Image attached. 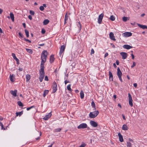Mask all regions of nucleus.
I'll list each match as a JSON object with an SVG mask.
<instances>
[{
	"label": "nucleus",
	"instance_id": "obj_1",
	"mask_svg": "<svg viewBox=\"0 0 147 147\" xmlns=\"http://www.w3.org/2000/svg\"><path fill=\"white\" fill-rule=\"evenodd\" d=\"M48 53L46 50H44L42 51L41 55V62L40 67H44V64L46 61V59L47 57Z\"/></svg>",
	"mask_w": 147,
	"mask_h": 147
},
{
	"label": "nucleus",
	"instance_id": "obj_2",
	"mask_svg": "<svg viewBox=\"0 0 147 147\" xmlns=\"http://www.w3.org/2000/svg\"><path fill=\"white\" fill-rule=\"evenodd\" d=\"M44 68V67H40V69L39 70V79L40 82H42V81L45 77Z\"/></svg>",
	"mask_w": 147,
	"mask_h": 147
},
{
	"label": "nucleus",
	"instance_id": "obj_3",
	"mask_svg": "<svg viewBox=\"0 0 147 147\" xmlns=\"http://www.w3.org/2000/svg\"><path fill=\"white\" fill-rule=\"evenodd\" d=\"M99 113L98 111H95L93 112H91L90 113L89 116L90 118H94L96 117Z\"/></svg>",
	"mask_w": 147,
	"mask_h": 147
},
{
	"label": "nucleus",
	"instance_id": "obj_4",
	"mask_svg": "<svg viewBox=\"0 0 147 147\" xmlns=\"http://www.w3.org/2000/svg\"><path fill=\"white\" fill-rule=\"evenodd\" d=\"M122 73L121 71L120 68L118 67L117 69V75L118 76L120 81L122 82H123L121 78V76L122 75Z\"/></svg>",
	"mask_w": 147,
	"mask_h": 147
},
{
	"label": "nucleus",
	"instance_id": "obj_5",
	"mask_svg": "<svg viewBox=\"0 0 147 147\" xmlns=\"http://www.w3.org/2000/svg\"><path fill=\"white\" fill-rule=\"evenodd\" d=\"M87 124L86 123H82L80 124L77 127L78 129H84L87 127Z\"/></svg>",
	"mask_w": 147,
	"mask_h": 147
},
{
	"label": "nucleus",
	"instance_id": "obj_6",
	"mask_svg": "<svg viewBox=\"0 0 147 147\" xmlns=\"http://www.w3.org/2000/svg\"><path fill=\"white\" fill-rule=\"evenodd\" d=\"M53 92H56L57 89V85L55 82H53V85L52 86Z\"/></svg>",
	"mask_w": 147,
	"mask_h": 147
},
{
	"label": "nucleus",
	"instance_id": "obj_7",
	"mask_svg": "<svg viewBox=\"0 0 147 147\" xmlns=\"http://www.w3.org/2000/svg\"><path fill=\"white\" fill-rule=\"evenodd\" d=\"M128 98H129V105L131 106L132 107L133 105L132 103V99L131 96V95L129 93L128 94Z\"/></svg>",
	"mask_w": 147,
	"mask_h": 147
},
{
	"label": "nucleus",
	"instance_id": "obj_8",
	"mask_svg": "<svg viewBox=\"0 0 147 147\" xmlns=\"http://www.w3.org/2000/svg\"><path fill=\"white\" fill-rule=\"evenodd\" d=\"M104 15V14L102 13L99 16L98 19V22L99 24H100L101 23Z\"/></svg>",
	"mask_w": 147,
	"mask_h": 147
},
{
	"label": "nucleus",
	"instance_id": "obj_9",
	"mask_svg": "<svg viewBox=\"0 0 147 147\" xmlns=\"http://www.w3.org/2000/svg\"><path fill=\"white\" fill-rule=\"evenodd\" d=\"M132 35L131 33L130 32H125L123 33V36L125 37H128L131 36Z\"/></svg>",
	"mask_w": 147,
	"mask_h": 147
},
{
	"label": "nucleus",
	"instance_id": "obj_10",
	"mask_svg": "<svg viewBox=\"0 0 147 147\" xmlns=\"http://www.w3.org/2000/svg\"><path fill=\"white\" fill-rule=\"evenodd\" d=\"M120 54L121 56L122 59H126L127 57V54L125 52H121Z\"/></svg>",
	"mask_w": 147,
	"mask_h": 147
},
{
	"label": "nucleus",
	"instance_id": "obj_11",
	"mask_svg": "<svg viewBox=\"0 0 147 147\" xmlns=\"http://www.w3.org/2000/svg\"><path fill=\"white\" fill-rule=\"evenodd\" d=\"M90 124L92 126L96 127L97 126L98 124L95 121H90Z\"/></svg>",
	"mask_w": 147,
	"mask_h": 147
},
{
	"label": "nucleus",
	"instance_id": "obj_12",
	"mask_svg": "<svg viewBox=\"0 0 147 147\" xmlns=\"http://www.w3.org/2000/svg\"><path fill=\"white\" fill-rule=\"evenodd\" d=\"M109 36L110 38L113 40L114 41H115L116 40V39L115 38V37L114 36V35L113 32H111L109 34Z\"/></svg>",
	"mask_w": 147,
	"mask_h": 147
},
{
	"label": "nucleus",
	"instance_id": "obj_13",
	"mask_svg": "<svg viewBox=\"0 0 147 147\" xmlns=\"http://www.w3.org/2000/svg\"><path fill=\"white\" fill-rule=\"evenodd\" d=\"M65 47L64 45H63L61 46L60 49V52H59V53L61 55L63 52V51H64L65 50Z\"/></svg>",
	"mask_w": 147,
	"mask_h": 147
},
{
	"label": "nucleus",
	"instance_id": "obj_14",
	"mask_svg": "<svg viewBox=\"0 0 147 147\" xmlns=\"http://www.w3.org/2000/svg\"><path fill=\"white\" fill-rule=\"evenodd\" d=\"M51 115L52 114L51 112H50L49 113L48 115H46L43 118V119L45 120H47L51 117Z\"/></svg>",
	"mask_w": 147,
	"mask_h": 147
},
{
	"label": "nucleus",
	"instance_id": "obj_15",
	"mask_svg": "<svg viewBox=\"0 0 147 147\" xmlns=\"http://www.w3.org/2000/svg\"><path fill=\"white\" fill-rule=\"evenodd\" d=\"M123 47L125 49H129L132 48L133 47L129 45H124L123 46Z\"/></svg>",
	"mask_w": 147,
	"mask_h": 147
},
{
	"label": "nucleus",
	"instance_id": "obj_16",
	"mask_svg": "<svg viewBox=\"0 0 147 147\" xmlns=\"http://www.w3.org/2000/svg\"><path fill=\"white\" fill-rule=\"evenodd\" d=\"M137 24L139 27H140L142 29H147V26H146V25H142L139 24Z\"/></svg>",
	"mask_w": 147,
	"mask_h": 147
},
{
	"label": "nucleus",
	"instance_id": "obj_17",
	"mask_svg": "<svg viewBox=\"0 0 147 147\" xmlns=\"http://www.w3.org/2000/svg\"><path fill=\"white\" fill-rule=\"evenodd\" d=\"M109 79L110 81H113V76L112 72L109 71Z\"/></svg>",
	"mask_w": 147,
	"mask_h": 147
},
{
	"label": "nucleus",
	"instance_id": "obj_18",
	"mask_svg": "<svg viewBox=\"0 0 147 147\" xmlns=\"http://www.w3.org/2000/svg\"><path fill=\"white\" fill-rule=\"evenodd\" d=\"M118 136L119 137V140L121 142H122L123 141V136L120 133H118Z\"/></svg>",
	"mask_w": 147,
	"mask_h": 147
},
{
	"label": "nucleus",
	"instance_id": "obj_19",
	"mask_svg": "<svg viewBox=\"0 0 147 147\" xmlns=\"http://www.w3.org/2000/svg\"><path fill=\"white\" fill-rule=\"evenodd\" d=\"M55 60V58L54 57V55H51L50 57V63H53Z\"/></svg>",
	"mask_w": 147,
	"mask_h": 147
},
{
	"label": "nucleus",
	"instance_id": "obj_20",
	"mask_svg": "<svg viewBox=\"0 0 147 147\" xmlns=\"http://www.w3.org/2000/svg\"><path fill=\"white\" fill-rule=\"evenodd\" d=\"M9 77L10 81L12 82H13L15 80L14 79V75L13 74H10L9 75Z\"/></svg>",
	"mask_w": 147,
	"mask_h": 147
},
{
	"label": "nucleus",
	"instance_id": "obj_21",
	"mask_svg": "<svg viewBox=\"0 0 147 147\" xmlns=\"http://www.w3.org/2000/svg\"><path fill=\"white\" fill-rule=\"evenodd\" d=\"M10 17L13 22L14 21V17L13 14L12 12H10Z\"/></svg>",
	"mask_w": 147,
	"mask_h": 147
},
{
	"label": "nucleus",
	"instance_id": "obj_22",
	"mask_svg": "<svg viewBox=\"0 0 147 147\" xmlns=\"http://www.w3.org/2000/svg\"><path fill=\"white\" fill-rule=\"evenodd\" d=\"M128 127H127L125 124H124L123 125L122 127V129L123 130H128Z\"/></svg>",
	"mask_w": 147,
	"mask_h": 147
},
{
	"label": "nucleus",
	"instance_id": "obj_23",
	"mask_svg": "<svg viewBox=\"0 0 147 147\" xmlns=\"http://www.w3.org/2000/svg\"><path fill=\"white\" fill-rule=\"evenodd\" d=\"M49 22V21L47 19L45 20L43 22V24L46 25Z\"/></svg>",
	"mask_w": 147,
	"mask_h": 147
},
{
	"label": "nucleus",
	"instance_id": "obj_24",
	"mask_svg": "<svg viewBox=\"0 0 147 147\" xmlns=\"http://www.w3.org/2000/svg\"><path fill=\"white\" fill-rule=\"evenodd\" d=\"M23 114V111H22L20 112H16V116L19 115L20 116H21Z\"/></svg>",
	"mask_w": 147,
	"mask_h": 147
},
{
	"label": "nucleus",
	"instance_id": "obj_25",
	"mask_svg": "<svg viewBox=\"0 0 147 147\" xmlns=\"http://www.w3.org/2000/svg\"><path fill=\"white\" fill-rule=\"evenodd\" d=\"M26 49L28 53L30 54H32V53L33 51L32 49L27 48H26Z\"/></svg>",
	"mask_w": 147,
	"mask_h": 147
},
{
	"label": "nucleus",
	"instance_id": "obj_26",
	"mask_svg": "<svg viewBox=\"0 0 147 147\" xmlns=\"http://www.w3.org/2000/svg\"><path fill=\"white\" fill-rule=\"evenodd\" d=\"M110 19L112 21H114L115 20V17L113 15H112L110 17Z\"/></svg>",
	"mask_w": 147,
	"mask_h": 147
},
{
	"label": "nucleus",
	"instance_id": "obj_27",
	"mask_svg": "<svg viewBox=\"0 0 147 147\" xmlns=\"http://www.w3.org/2000/svg\"><path fill=\"white\" fill-rule=\"evenodd\" d=\"M68 16L67 15V14L66 13L65 16V18H64V23L65 24L66 22V21L68 20Z\"/></svg>",
	"mask_w": 147,
	"mask_h": 147
},
{
	"label": "nucleus",
	"instance_id": "obj_28",
	"mask_svg": "<svg viewBox=\"0 0 147 147\" xmlns=\"http://www.w3.org/2000/svg\"><path fill=\"white\" fill-rule=\"evenodd\" d=\"M25 32L26 37H28L29 36V32L26 29H25Z\"/></svg>",
	"mask_w": 147,
	"mask_h": 147
},
{
	"label": "nucleus",
	"instance_id": "obj_29",
	"mask_svg": "<svg viewBox=\"0 0 147 147\" xmlns=\"http://www.w3.org/2000/svg\"><path fill=\"white\" fill-rule=\"evenodd\" d=\"M26 78L27 81H28L29 80H30V75L28 74L26 75Z\"/></svg>",
	"mask_w": 147,
	"mask_h": 147
},
{
	"label": "nucleus",
	"instance_id": "obj_30",
	"mask_svg": "<svg viewBox=\"0 0 147 147\" xmlns=\"http://www.w3.org/2000/svg\"><path fill=\"white\" fill-rule=\"evenodd\" d=\"M91 106L93 108H94V109H96L95 104L93 101H92L91 102Z\"/></svg>",
	"mask_w": 147,
	"mask_h": 147
},
{
	"label": "nucleus",
	"instance_id": "obj_31",
	"mask_svg": "<svg viewBox=\"0 0 147 147\" xmlns=\"http://www.w3.org/2000/svg\"><path fill=\"white\" fill-rule=\"evenodd\" d=\"M67 88L68 90L69 91L71 92L72 91V90L71 88V85L70 84L68 85L67 87Z\"/></svg>",
	"mask_w": 147,
	"mask_h": 147
},
{
	"label": "nucleus",
	"instance_id": "obj_32",
	"mask_svg": "<svg viewBox=\"0 0 147 147\" xmlns=\"http://www.w3.org/2000/svg\"><path fill=\"white\" fill-rule=\"evenodd\" d=\"M18 105L20 107H23V104L20 101H18L17 102Z\"/></svg>",
	"mask_w": 147,
	"mask_h": 147
},
{
	"label": "nucleus",
	"instance_id": "obj_33",
	"mask_svg": "<svg viewBox=\"0 0 147 147\" xmlns=\"http://www.w3.org/2000/svg\"><path fill=\"white\" fill-rule=\"evenodd\" d=\"M127 147H131L132 144L129 142H127Z\"/></svg>",
	"mask_w": 147,
	"mask_h": 147
},
{
	"label": "nucleus",
	"instance_id": "obj_34",
	"mask_svg": "<svg viewBox=\"0 0 147 147\" xmlns=\"http://www.w3.org/2000/svg\"><path fill=\"white\" fill-rule=\"evenodd\" d=\"M61 130V129L60 128H58L55 129L54 132H60Z\"/></svg>",
	"mask_w": 147,
	"mask_h": 147
},
{
	"label": "nucleus",
	"instance_id": "obj_35",
	"mask_svg": "<svg viewBox=\"0 0 147 147\" xmlns=\"http://www.w3.org/2000/svg\"><path fill=\"white\" fill-rule=\"evenodd\" d=\"M80 96L81 99L84 98V92H80Z\"/></svg>",
	"mask_w": 147,
	"mask_h": 147
},
{
	"label": "nucleus",
	"instance_id": "obj_36",
	"mask_svg": "<svg viewBox=\"0 0 147 147\" xmlns=\"http://www.w3.org/2000/svg\"><path fill=\"white\" fill-rule=\"evenodd\" d=\"M122 20L123 21L125 22H126L127 20V17L124 16Z\"/></svg>",
	"mask_w": 147,
	"mask_h": 147
},
{
	"label": "nucleus",
	"instance_id": "obj_37",
	"mask_svg": "<svg viewBox=\"0 0 147 147\" xmlns=\"http://www.w3.org/2000/svg\"><path fill=\"white\" fill-rule=\"evenodd\" d=\"M30 13L32 15H34L35 13L34 11L32 10L30 11Z\"/></svg>",
	"mask_w": 147,
	"mask_h": 147
},
{
	"label": "nucleus",
	"instance_id": "obj_38",
	"mask_svg": "<svg viewBox=\"0 0 147 147\" xmlns=\"http://www.w3.org/2000/svg\"><path fill=\"white\" fill-rule=\"evenodd\" d=\"M12 56L13 57V59H14L17 58L15 54L14 53H12Z\"/></svg>",
	"mask_w": 147,
	"mask_h": 147
},
{
	"label": "nucleus",
	"instance_id": "obj_39",
	"mask_svg": "<svg viewBox=\"0 0 147 147\" xmlns=\"http://www.w3.org/2000/svg\"><path fill=\"white\" fill-rule=\"evenodd\" d=\"M11 94H12L13 95V96L14 97H15L16 96H18L17 95V92H11Z\"/></svg>",
	"mask_w": 147,
	"mask_h": 147
},
{
	"label": "nucleus",
	"instance_id": "obj_40",
	"mask_svg": "<svg viewBox=\"0 0 147 147\" xmlns=\"http://www.w3.org/2000/svg\"><path fill=\"white\" fill-rule=\"evenodd\" d=\"M136 63L135 62H133V64L131 66V68H133V67H134V66H136Z\"/></svg>",
	"mask_w": 147,
	"mask_h": 147
},
{
	"label": "nucleus",
	"instance_id": "obj_41",
	"mask_svg": "<svg viewBox=\"0 0 147 147\" xmlns=\"http://www.w3.org/2000/svg\"><path fill=\"white\" fill-rule=\"evenodd\" d=\"M39 9H40L41 11H43L44 9V7L42 6H40L39 7Z\"/></svg>",
	"mask_w": 147,
	"mask_h": 147
},
{
	"label": "nucleus",
	"instance_id": "obj_42",
	"mask_svg": "<svg viewBox=\"0 0 147 147\" xmlns=\"http://www.w3.org/2000/svg\"><path fill=\"white\" fill-rule=\"evenodd\" d=\"M34 106H31L30 107L27 108L26 109L27 111H29L30 109H31L32 108H34Z\"/></svg>",
	"mask_w": 147,
	"mask_h": 147
},
{
	"label": "nucleus",
	"instance_id": "obj_43",
	"mask_svg": "<svg viewBox=\"0 0 147 147\" xmlns=\"http://www.w3.org/2000/svg\"><path fill=\"white\" fill-rule=\"evenodd\" d=\"M1 129L3 130H5L6 129H7V127H6V128H5L4 127L3 125H1Z\"/></svg>",
	"mask_w": 147,
	"mask_h": 147
},
{
	"label": "nucleus",
	"instance_id": "obj_44",
	"mask_svg": "<svg viewBox=\"0 0 147 147\" xmlns=\"http://www.w3.org/2000/svg\"><path fill=\"white\" fill-rule=\"evenodd\" d=\"M18 34L19 36L21 38H23L24 37L23 35L21 33V32H19L18 33Z\"/></svg>",
	"mask_w": 147,
	"mask_h": 147
},
{
	"label": "nucleus",
	"instance_id": "obj_45",
	"mask_svg": "<svg viewBox=\"0 0 147 147\" xmlns=\"http://www.w3.org/2000/svg\"><path fill=\"white\" fill-rule=\"evenodd\" d=\"M45 30L43 28H42L41 30V33L42 34H44L45 32Z\"/></svg>",
	"mask_w": 147,
	"mask_h": 147
},
{
	"label": "nucleus",
	"instance_id": "obj_46",
	"mask_svg": "<svg viewBox=\"0 0 147 147\" xmlns=\"http://www.w3.org/2000/svg\"><path fill=\"white\" fill-rule=\"evenodd\" d=\"M24 40L26 42H28L30 43L31 42V41L28 39H26L25 38H24Z\"/></svg>",
	"mask_w": 147,
	"mask_h": 147
},
{
	"label": "nucleus",
	"instance_id": "obj_47",
	"mask_svg": "<svg viewBox=\"0 0 147 147\" xmlns=\"http://www.w3.org/2000/svg\"><path fill=\"white\" fill-rule=\"evenodd\" d=\"M94 53V49H92L91 50V53L90 54L91 55H92V54H93Z\"/></svg>",
	"mask_w": 147,
	"mask_h": 147
},
{
	"label": "nucleus",
	"instance_id": "obj_48",
	"mask_svg": "<svg viewBox=\"0 0 147 147\" xmlns=\"http://www.w3.org/2000/svg\"><path fill=\"white\" fill-rule=\"evenodd\" d=\"M86 145L85 144H82L79 146V147H84Z\"/></svg>",
	"mask_w": 147,
	"mask_h": 147
},
{
	"label": "nucleus",
	"instance_id": "obj_49",
	"mask_svg": "<svg viewBox=\"0 0 147 147\" xmlns=\"http://www.w3.org/2000/svg\"><path fill=\"white\" fill-rule=\"evenodd\" d=\"M45 80L46 81H48L49 79L47 76H45Z\"/></svg>",
	"mask_w": 147,
	"mask_h": 147
},
{
	"label": "nucleus",
	"instance_id": "obj_50",
	"mask_svg": "<svg viewBox=\"0 0 147 147\" xmlns=\"http://www.w3.org/2000/svg\"><path fill=\"white\" fill-rule=\"evenodd\" d=\"M48 93V92H44L43 95V96L45 97L46 95Z\"/></svg>",
	"mask_w": 147,
	"mask_h": 147
},
{
	"label": "nucleus",
	"instance_id": "obj_51",
	"mask_svg": "<svg viewBox=\"0 0 147 147\" xmlns=\"http://www.w3.org/2000/svg\"><path fill=\"white\" fill-rule=\"evenodd\" d=\"M109 54L108 53H106L104 57L105 58L107 57L108 56Z\"/></svg>",
	"mask_w": 147,
	"mask_h": 147
},
{
	"label": "nucleus",
	"instance_id": "obj_52",
	"mask_svg": "<svg viewBox=\"0 0 147 147\" xmlns=\"http://www.w3.org/2000/svg\"><path fill=\"white\" fill-rule=\"evenodd\" d=\"M28 18L30 19V20H31L32 19V18L31 16L30 15L28 16Z\"/></svg>",
	"mask_w": 147,
	"mask_h": 147
},
{
	"label": "nucleus",
	"instance_id": "obj_53",
	"mask_svg": "<svg viewBox=\"0 0 147 147\" xmlns=\"http://www.w3.org/2000/svg\"><path fill=\"white\" fill-rule=\"evenodd\" d=\"M131 57H132V59H134V55L132 53L131 55Z\"/></svg>",
	"mask_w": 147,
	"mask_h": 147
},
{
	"label": "nucleus",
	"instance_id": "obj_54",
	"mask_svg": "<svg viewBox=\"0 0 147 147\" xmlns=\"http://www.w3.org/2000/svg\"><path fill=\"white\" fill-rule=\"evenodd\" d=\"M68 93H69L70 94H67V95L69 97L70 96H72V94H71V92H68Z\"/></svg>",
	"mask_w": 147,
	"mask_h": 147
},
{
	"label": "nucleus",
	"instance_id": "obj_55",
	"mask_svg": "<svg viewBox=\"0 0 147 147\" xmlns=\"http://www.w3.org/2000/svg\"><path fill=\"white\" fill-rule=\"evenodd\" d=\"M134 86L135 87H136L137 86V83H135L134 84Z\"/></svg>",
	"mask_w": 147,
	"mask_h": 147
},
{
	"label": "nucleus",
	"instance_id": "obj_56",
	"mask_svg": "<svg viewBox=\"0 0 147 147\" xmlns=\"http://www.w3.org/2000/svg\"><path fill=\"white\" fill-rule=\"evenodd\" d=\"M116 63L117 65H118L119 64V62L118 60H117L116 62Z\"/></svg>",
	"mask_w": 147,
	"mask_h": 147
},
{
	"label": "nucleus",
	"instance_id": "obj_57",
	"mask_svg": "<svg viewBox=\"0 0 147 147\" xmlns=\"http://www.w3.org/2000/svg\"><path fill=\"white\" fill-rule=\"evenodd\" d=\"M111 45L112 46V47L113 48H115V46L112 43L111 44Z\"/></svg>",
	"mask_w": 147,
	"mask_h": 147
},
{
	"label": "nucleus",
	"instance_id": "obj_58",
	"mask_svg": "<svg viewBox=\"0 0 147 147\" xmlns=\"http://www.w3.org/2000/svg\"><path fill=\"white\" fill-rule=\"evenodd\" d=\"M18 70L20 71H22L23 70V69L22 68H19L18 69Z\"/></svg>",
	"mask_w": 147,
	"mask_h": 147
},
{
	"label": "nucleus",
	"instance_id": "obj_59",
	"mask_svg": "<svg viewBox=\"0 0 147 147\" xmlns=\"http://www.w3.org/2000/svg\"><path fill=\"white\" fill-rule=\"evenodd\" d=\"M3 11V10L1 9L0 8V14H1L2 13Z\"/></svg>",
	"mask_w": 147,
	"mask_h": 147
},
{
	"label": "nucleus",
	"instance_id": "obj_60",
	"mask_svg": "<svg viewBox=\"0 0 147 147\" xmlns=\"http://www.w3.org/2000/svg\"><path fill=\"white\" fill-rule=\"evenodd\" d=\"M45 45V44L44 43L39 44V45L40 46H43Z\"/></svg>",
	"mask_w": 147,
	"mask_h": 147
},
{
	"label": "nucleus",
	"instance_id": "obj_61",
	"mask_svg": "<svg viewBox=\"0 0 147 147\" xmlns=\"http://www.w3.org/2000/svg\"><path fill=\"white\" fill-rule=\"evenodd\" d=\"M122 115L123 119L124 120H125V116L123 114H122Z\"/></svg>",
	"mask_w": 147,
	"mask_h": 147
},
{
	"label": "nucleus",
	"instance_id": "obj_62",
	"mask_svg": "<svg viewBox=\"0 0 147 147\" xmlns=\"http://www.w3.org/2000/svg\"><path fill=\"white\" fill-rule=\"evenodd\" d=\"M118 106L120 107L121 108V105L119 103L118 104Z\"/></svg>",
	"mask_w": 147,
	"mask_h": 147
},
{
	"label": "nucleus",
	"instance_id": "obj_63",
	"mask_svg": "<svg viewBox=\"0 0 147 147\" xmlns=\"http://www.w3.org/2000/svg\"><path fill=\"white\" fill-rule=\"evenodd\" d=\"M23 27L24 28H26V24L25 23H23Z\"/></svg>",
	"mask_w": 147,
	"mask_h": 147
},
{
	"label": "nucleus",
	"instance_id": "obj_64",
	"mask_svg": "<svg viewBox=\"0 0 147 147\" xmlns=\"http://www.w3.org/2000/svg\"><path fill=\"white\" fill-rule=\"evenodd\" d=\"M145 15V14L144 13H142L141 15V16L142 17H144Z\"/></svg>",
	"mask_w": 147,
	"mask_h": 147
}]
</instances>
